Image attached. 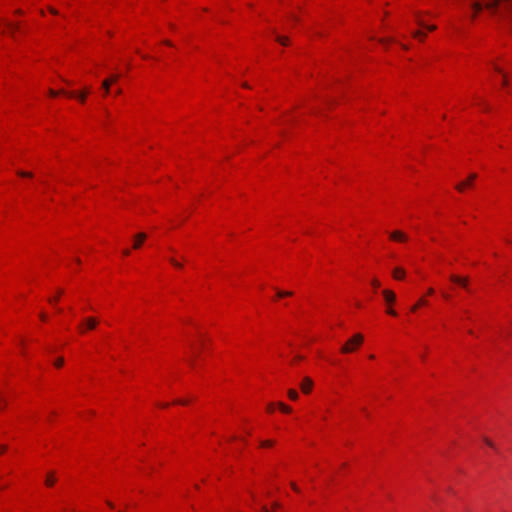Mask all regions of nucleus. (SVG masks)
<instances>
[{
    "mask_svg": "<svg viewBox=\"0 0 512 512\" xmlns=\"http://www.w3.org/2000/svg\"><path fill=\"white\" fill-rule=\"evenodd\" d=\"M364 337L362 334H355L352 338H350L341 348L342 353H351L355 351L357 347H359L363 343Z\"/></svg>",
    "mask_w": 512,
    "mask_h": 512,
    "instance_id": "1",
    "label": "nucleus"
},
{
    "mask_svg": "<svg viewBox=\"0 0 512 512\" xmlns=\"http://www.w3.org/2000/svg\"><path fill=\"white\" fill-rule=\"evenodd\" d=\"M119 77H120L119 74H115V75H112L110 78L105 79L102 82V88L104 89L105 95H107L109 93L111 84L116 82L119 79Z\"/></svg>",
    "mask_w": 512,
    "mask_h": 512,
    "instance_id": "2",
    "label": "nucleus"
},
{
    "mask_svg": "<svg viewBox=\"0 0 512 512\" xmlns=\"http://www.w3.org/2000/svg\"><path fill=\"white\" fill-rule=\"evenodd\" d=\"M476 178H477V174H476V173H471V174L469 175V177H468V179H467L466 181H463V182H461V183L457 184V185L455 186V188H456L458 191L463 192V191H464V189H465L466 187L470 186V185H471V183H472V181H474Z\"/></svg>",
    "mask_w": 512,
    "mask_h": 512,
    "instance_id": "3",
    "label": "nucleus"
},
{
    "mask_svg": "<svg viewBox=\"0 0 512 512\" xmlns=\"http://www.w3.org/2000/svg\"><path fill=\"white\" fill-rule=\"evenodd\" d=\"M98 324V320L94 317H88L85 319V322L83 325H80L79 328L81 331L85 329L92 330L94 329Z\"/></svg>",
    "mask_w": 512,
    "mask_h": 512,
    "instance_id": "4",
    "label": "nucleus"
},
{
    "mask_svg": "<svg viewBox=\"0 0 512 512\" xmlns=\"http://www.w3.org/2000/svg\"><path fill=\"white\" fill-rule=\"evenodd\" d=\"M147 238V235L143 232H140L138 234L135 235L134 237V244H133V248L134 249H139L143 242L145 241V239Z\"/></svg>",
    "mask_w": 512,
    "mask_h": 512,
    "instance_id": "5",
    "label": "nucleus"
},
{
    "mask_svg": "<svg viewBox=\"0 0 512 512\" xmlns=\"http://www.w3.org/2000/svg\"><path fill=\"white\" fill-rule=\"evenodd\" d=\"M302 392L309 393L313 387V381L309 377H305L300 385Z\"/></svg>",
    "mask_w": 512,
    "mask_h": 512,
    "instance_id": "6",
    "label": "nucleus"
},
{
    "mask_svg": "<svg viewBox=\"0 0 512 512\" xmlns=\"http://www.w3.org/2000/svg\"><path fill=\"white\" fill-rule=\"evenodd\" d=\"M382 294H383V297L386 301L387 304H392L395 302L396 300V295L393 291L391 290H383L382 291Z\"/></svg>",
    "mask_w": 512,
    "mask_h": 512,
    "instance_id": "7",
    "label": "nucleus"
},
{
    "mask_svg": "<svg viewBox=\"0 0 512 512\" xmlns=\"http://www.w3.org/2000/svg\"><path fill=\"white\" fill-rule=\"evenodd\" d=\"M450 280L464 288L467 287V284H468V279L467 278H463V277H460V276H457V275H451L450 276Z\"/></svg>",
    "mask_w": 512,
    "mask_h": 512,
    "instance_id": "8",
    "label": "nucleus"
},
{
    "mask_svg": "<svg viewBox=\"0 0 512 512\" xmlns=\"http://www.w3.org/2000/svg\"><path fill=\"white\" fill-rule=\"evenodd\" d=\"M390 238L394 241H406L407 240V236L406 234H404L403 232L401 231H394L390 234Z\"/></svg>",
    "mask_w": 512,
    "mask_h": 512,
    "instance_id": "9",
    "label": "nucleus"
},
{
    "mask_svg": "<svg viewBox=\"0 0 512 512\" xmlns=\"http://www.w3.org/2000/svg\"><path fill=\"white\" fill-rule=\"evenodd\" d=\"M405 270L402 267H396L392 271V275L395 279L401 280L405 277Z\"/></svg>",
    "mask_w": 512,
    "mask_h": 512,
    "instance_id": "10",
    "label": "nucleus"
},
{
    "mask_svg": "<svg viewBox=\"0 0 512 512\" xmlns=\"http://www.w3.org/2000/svg\"><path fill=\"white\" fill-rule=\"evenodd\" d=\"M427 301L424 298H420L418 302L411 307V312H415L420 306L426 305Z\"/></svg>",
    "mask_w": 512,
    "mask_h": 512,
    "instance_id": "11",
    "label": "nucleus"
},
{
    "mask_svg": "<svg viewBox=\"0 0 512 512\" xmlns=\"http://www.w3.org/2000/svg\"><path fill=\"white\" fill-rule=\"evenodd\" d=\"M54 483H55V478H54L53 473L48 474L46 477V480H45V484L47 486H52Z\"/></svg>",
    "mask_w": 512,
    "mask_h": 512,
    "instance_id": "12",
    "label": "nucleus"
},
{
    "mask_svg": "<svg viewBox=\"0 0 512 512\" xmlns=\"http://www.w3.org/2000/svg\"><path fill=\"white\" fill-rule=\"evenodd\" d=\"M169 262L178 269H181L183 267L182 264L173 257L169 258Z\"/></svg>",
    "mask_w": 512,
    "mask_h": 512,
    "instance_id": "13",
    "label": "nucleus"
},
{
    "mask_svg": "<svg viewBox=\"0 0 512 512\" xmlns=\"http://www.w3.org/2000/svg\"><path fill=\"white\" fill-rule=\"evenodd\" d=\"M276 40L282 45H288L289 42L288 38L283 36H277Z\"/></svg>",
    "mask_w": 512,
    "mask_h": 512,
    "instance_id": "14",
    "label": "nucleus"
},
{
    "mask_svg": "<svg viewBox=\"0 0 512 512\" xmlns=\"http://www.w3.org/2000/svg\"><path fill=\"white\" fill-rule=\"evenodd\" d=\"M88 93H89V89H86L85 91H83L82 93L77 95V97L83 103L85 101L86 96H87Z\"/></svg>",
    "mask_w": 512,
    "mask_h": 512,
    "instance_id": "15",
    "label": "nucleus"
},
{
    "mask_svg": "<svg viewBox=\"0 0 512 512\" xmlns=\"http://www.w3.org/2000/svg\"><path fill=\"white\" fill-rule=\"evenodd\" d=\"M288 396L291 400H296L298 398V393L295 390L290 389L288 391Z\"/></svg>",
    "mask_w": 512,
    "mask_h": 512,
    "instance_id": "16",
    "label": "nucleus"
},
{
    "mask_svg": "<svg viewBox=\"0 0 512 512\" xmlns=\"http://www.w3.org/2000/svg\"><path fill=\"white\" fill-rule=\"evenodd\" d=\"M293 293L291 291H277L278 297L291 296Z\"/></svg>",
    "mask_w": 512,
    "mask_h": 512,
    "instance_id": "17",
    "label": "nucleus"
},
{
    "mask_svg": "<svg viewBox=\"0 0 512 512\" xmlns=\"http://www.w3.org/2000/svg\"><path fill=\"white\" fill-rule=\"evenodd\" d=\"M279 407L285 413H289L291 411V408L283 403H279Z\"/></svg>",
    "mask_w": 512,
    "mask_h": 512,
    "instance_id": "18",
    "label": "nucleus"
},
{
    "mask_svg": "<svg viewBox=\"0 0 512 512\" xmlns=\"http://www.w3.org/2000/svg\"><path fill=\"white\" fill-rule=\"evenodd\" d=\"M272 445H273V442H272V441H270V440H266V441H262V442H261V446H262V447H270V446H272Z\"/></svg>",
    "mask_w": 512,
    "mask_h": 512,
    "instance_id": "19",
    "label": "nucleus"
},
{
    "mask_svg": "<svg viewBox=\"0 0 512 512\" xmlns=\"http://www.w3.org/2000/svg\"><path fill=\"white\" fill-rule=\"evenodd\" d=\"M371 284L374 288L380 287V282L376 278L372 279Z\"/></svg>",
    "mask_w": 512,
    "mask_h": 512,
    "instance_id": "20",
    "label": "nucleus"
},
{
    "mask_svg": "<svg viewBox=\"0 0 512 512\" xmlns=\"http://www.w3.org/2000/svg\"><path fill=\"white\" fill-rule=\"evenodd\" d=\"M18 175H20L22 177H32V173H30V172L19 171Z\"/></svg>",
    "mask_w": 512,
    "mask_h": 512,
    "instance_id": "21",
    "label": "nucleus"
},
{
    "mask_svg": "<svg viewBox=\"0 0 512 512\" xmlns=\"http://www.w3.org/2000/svg\"><path fill=\"white\" fill-rule=\"evenodd\" d=\"M63 363H64L63 358H59V359H57V360L55 361V366H57V367H61V366L63 365Z\"/></svg>",
    "mask_w": 512,
    "mask_h": 512,
    "instance_id": "22",
    "label": "nucleus"
},
{
    "mask_svg": "<svg viewBox=\"0 0 512 512\" xmlns=\"http://www.w3.org/2000/svg\"><path fill=\"white\" fill-rule=\"evenodd\" d=\"M387 313L392 315V316H396L397 315L396 311L394 309H392V308H388L387 309Z\"/></svg>",
    "mask_w": 512,
    "mask_h": 512,
    "instance_id": "23",
    "label": "nucleus"
},
{
    "mask_svg": "<svg viewBox=\"0 0 512 512\" xmlns=\"http://www.w3.org/2000/svg\"><path fill=\"white\" fill-rule=\"evenodd\" d=\"M424 36V34L420 31H417L414 33V37H417V38H422Z\"/></svg>",
    "mask_w": 512,
    "mask_h": 512,
    "instance_id": "24",
    "label": "nucleus"
},
{
    "mask_svg": "<svg viewBox=\"0 0 512 512\" xmlns=\"http://www.w3.org/2000/svg\"><path fill=\"white\" fill-rule=\"evenodd\" d=\"M484 441H485V443H486L488 446H490V447L494 448L493 443H492L489 439L485 438V439H484Z\"/></svg>",
    "mask_w": 512,
    "mask_h": 512,
    "instance_id": "25",
    "label": "nucleus"
},
{
    "mask_svg": "<svg viewBox=\"0 0 512 512\" xmlns=\"http://www.w3.org/2000/svg\"><path fill=\"white\" fill-rule=\"evenodd\" d=\"M291 487L294 491L299 492V488L294 482L291 483Z\"/></svg>",
    "mask_w": 512,
    "mask_h": 512,
    "instance_id": "26",
    "label": "nucleus"
},
{
    "mask_svg": "<svg viewBox=\"0 0 512 512\" xmlns=\"http://www.w3.org/2000/svg\"><path fill=\"white\" fill-rule=\"evenodd\" d=\"M474 7H475L476 12H478V11H480L482 9V6L480 4H478V3H475Z\"/></svg>",
    "mask_w": 512,
    "mask_h": 512,
    "instance_id": "27",
    "label": "nucleus"
},
{
    "mask_svg": "<svg viewBox=\"0 0 512 512\" xmlns=\"http://www.w3.org/2000/svg\"><path fill=\"white\" fill-rule=\"evenodd\" d=\"M60 93L66 94V92H64V91H61ZM67 95H68L69 97H75V96H76V94H75V93H73V92H71V93H67Z\"/></svg>",
    "mask_w": 512,
    "mask_h": 512,
    "instance_id": "28",
    "label": "nucleus"
},
{
    "mask_svg": "<svg viewBox=\"0 0 512 512\" xmlns=\"http://www.w3.org/2000/svg\"><path fill=\"white\" fill-rule=\"evenodd\" d=\"M278 507H280V504L278 502H274L272 504V509H277Z\"/></svg>",
    "mask_w": 512,
    "mask_h": 512,
    "instance_id": "29",
    "label": "nucleus"
},
{
    "mask_svg": "<svg viewBox=\"0 0 512 512\" xmlns=\"http://www.w3.org/2000/svg\"><path fill=\"white\" fill-rule=\"evenodd\" d=\"M58 299H59V298H58L57 296H54V298H53V299H52V298H50V299H49V302H50V303L57 302V301H58Z\"/></svg>",
    "mask_w": 512,
    "mask_h": 512,
    "instance_id": "30",
    "label": "nucleus"
},
{
    "mask_svg": "<svg viewBox=\"0 0 512 512\" xmlns=\"http://www.w3.org/2000/svg\"><path fill=\"white\" fill-rule=\"evenodd\" d=\"M273 409H274L273 404H269V405L267 406V410H268L269 412H272V411H273Z\"/></svg>",
    "mask_w": 512,
    "mask_h": 512,
    "instance_id": "31",
    "label": "nucleus"
},
{
    "mask_svg": "<svg viewBox=\"0 0 512 512\" xmlns=\"http://www.w3.org/2000/svg\"><path fill=\"white\" fill-rule=\"evenodd\" d=\"M58 93H59V92H56V91H54V90H49V94H50L51 96H56Z\"/></svg>",
    "mask_w": 512,
    "mask_h": 512,
    "instance_id": "32",
    "label": "nucleus"
},
{
    "mask_svg": "<svg viewBox=\"0 0 512 512\" xmlns=\"http://www.w3.org/2000/svg\"><path fill=\"white\" fill-rule=\"evenodd\" d=\"M9 27L13 30H17L18 29V25H14V24H9Z\"/></svg>",
    "mask_w": 512,
    "mask_h": 512,
    "instance_id": "33",
    "label": "nucleus"
},
{
    "mask_svg": "<svg viewBox=\"0 0 512 512\" xmlns=\"http://www.w3.org/2000/svg\"><path fill=\"white\" fill-rule=\"evenodd\" d=\"M123 254L125 256H128L130 254V250H128V249L123 250Z\"/></svg>",
    "mask_w": 512,
    "mask_h": 512,
    "instance_id": "34",
    "label": "nucleus"
},
{
    "mask_svg": "<svg viewBox=\"0 0 512 512\" xmlns=\"http://www.w3.org/2000/svg\"><path fill=\"white\" fill-rule=\"evenodd\" d=\"M261 512H268L267 507H266V506H262V507H261Z\"/></svg>",
    "mask_w": 512,
    "mask_h": 512,
    "instance_id": "35",
    "label": "nucleus"
},
{
    "mask_svg": "<svg viewBox=\"0 0 512 512\" xmlns=\"http://www.w3.org/2000/svg\"><path fill=\"white\" fill-rule=\"evenodd\" d=\"M40 318H41L43 321H45L47 317H46V315H45V314H43V313H42V314H40Z\"/></svg>",
    "mask_w": 512,
    "mask_h": 512,
    "instance_id": "36",
    "label": "nucleus"
},
{
    "mask_svg": "<svg viewBox=\"0 0 512 512\" xmlns=\"http://www.w3.org/2000/svg\"><path fill=\"white\" fill-rule=\"evenodd\" d=\"M427 29H428L429 31H433V30L435 29V26H433V25H432V26H427Z\"/></svg>",
    "mask_w": 512,
    "mask_h": 512,
    "instance_id": "37",
    "label": "nucleus"
},
{
    "mask_svg": "<svg viewBox=\"0 0 512 512\" xmlns=\"http://www.w3.org/2000/svg\"><path fill=\"white\" fill-rule=\"evenodd\" d=\"M62 293H63V290L59 289L58 292H57V297L59 298L60 295H62Z\"/></svg>",
    "mask_w": 512,
    "mask_h": 512,
    "instance_id": "38",
    "label": "nucleus"
},
{
    "mask_svg": "<svg viewBox=\"0 0 512 512\" xmlns=\"http://www.w3.org/2000/svg\"><path fill=\"white\" fill-rule=\"evenodd\" d=\"M62 293H63V290L59 289L58 292H57V297L59 298L60 295H62Z\"/></svg>",
    "mask_w": 512,
    "mask_h": 512,
    "instance_id": "39",
    "label": "nucleus"
},
{
    "mask_svg": "<svg viewBox=\"0 0 512 512\" xmlns=\"http://www.w3.org/2000/svg\"><path fill=\"white\" fill-rule=\"evenodd\" d=\"M177 403L185 405V404L187 403V401H184V400H178V401H177Z\"/></svg>",
    "mask_w": 512,
    "mask_h": 512,
    "instance_id": "40",
    "label": "nucleus"
},
{
    "mask_svg": "<svg viewBox=\"0 0 512 512\" xmlns=\"http://www.w3.org/2000/svg\"><path fill=\"white\" fill-rule=\"evenodd\" d=\"M7 449L6 446H0V452H4Z\"/></svg>",
    "mask_w": 512,
    "mask_h": 512,
    "instance_id": "41",
    "label": "nucleus"
},
{
    "mask_svg": "<svg viewBox=\"0 0 512 512\" xmlns=\"http://www.w3.org/2000/svg\"><path fill=\"white\" fill-rule=\"evenodd\" d=\"M433 293H434V289H433V288H429V289H428V294H430V295H431V294H433Z\"/></svg>",
    "mask_w": 512,
    "mask_h": 512,
    "instance_id": "42",
    "label": "nucleus"
},
{
    "mask_svg": "<svg viewBox=\"0 0 512 512\" xmlns=\"http://www.w3.org/2000/svg\"><path fill=\"white\" fill-rule=\"evenodd\" d=\"M107 505H108L110 508H113V507H114L113 503H112V502H110V501H107Z\"/></svg>",
    "mask_w": 512,
    "mask_h": 512,
    "instance_id": "43",
    "label": "nucleus"
},
{
    "mask_svg": "<svg viewBox=\"0 0 512 512\" xmlns=\"http://www.w3.org/2000/svg\"><path fill=\"white\" fill-rule=\"evenodd\" d=\"M443 297H444L445 299H449V298H450V296H449L447 293H443Z\"/></svg>",
    "mask_w": 512,
    "mask_h": 512,
    "instance_id": "44",
    "label": "nucleus"
},
{
    "mask_svg": "<svg viewBox=\"0 0 512 512\" xmlns=\"http://www.w3.org/2000/svg\"><path fill=\"white\" fill-rule=\"evenodd\" d=\"M164 43H165L166 45H168V46H171V45H172V43H171L170 41H168V40L164 41Z\"/></svg>",
    "mask_w": 512,
    "mask_h": 512,
    "instance_id": "45",
    "label": "nucleus"
},
{
    "mask_svg": "<svg viewBox=\"0 0 512 512\" xmlns=\"http://www.w3.org/2000/svg\"><path fill=\"white\" fill-rule=\"evenodd\" d=\"M50 12L53 13V14H57V11L53 8L50 9Z\"/></svg>",
    "mask_w": 512,
    "mask_h": 512,
    "instance_id": "46",
    "label": "nucleus"
},
{
    "mask_svg": "<svg viewBox=\"0 0 512 512\" xmlns=\"http://www.w3.org/2000/svg\"><path fill=\"white\" fill-rule=\"evenodd\" d=\"M121 93H122V90H121V89H117V90H116V94H118V95H119V94H121Z\"/></svg>",
    "mask_w": 512,
    "mask_h": 512,
    "instance_id": "47",
    "label": "nucleus"
},
{
    "mask_svg": "<svg viewBox=\"0 0 512 512\" xmlns=\"http://www.w3.org/2000/svg\"><path fill=\"white\" fill-rule=\"evenodd\" d=\"M295 359H297V360H301V359H303V357H302V356H300V355H298V356H296V358H295Z\"/></svg>",
    "mask_w": 512,
    "mask_h": 512,
    "instance_id": "48",
    "label": "nucleus"
},
{
    "mask_svg": "<svg viewBox=\"0 0 512 512\" xmlns=\"http://www.w3.org/2000/svg\"><path fill=\"white\" fill-rule=\"evenodd\" d=\"M243 87H245V88H249V85H248L247 83H244V84H243Z\"/></svg>",
    "mask_w": 512,
    "mask_h": 512,
    "instance_id": "49",
    "label": "nucleus"
},
{
    "mask_svg": "<svg viewBox=\"0 0 512 512\" xmlns=\"http://www.w3.org/2000/svg\"><path fill=\"white\" fill-rule=\"evenodd\" d=\"M503 85H507V81L505 78L503 79Z\"/></svg>",
    "mask_w": 512,
    "mask_h": 512,
    "instance_id": "50",
    "label": "nucleus"
}]
</instances>
